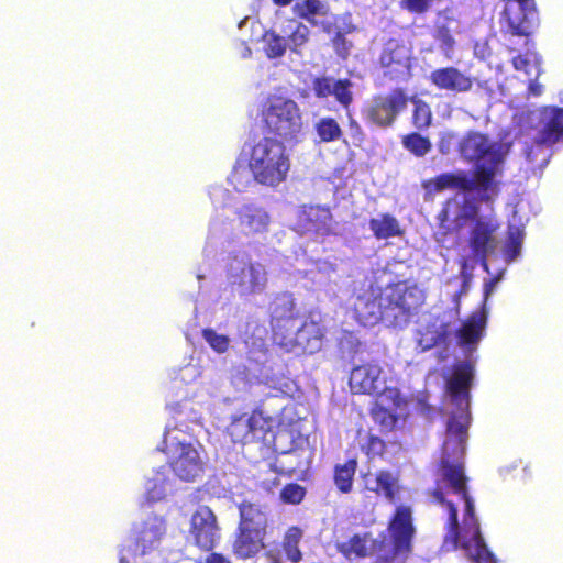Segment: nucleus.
I'll use <instances>...</instances> for the list:
<instances>
[{
    "instance_id": "1",
    "label": "nucleus",
    "mask_w": 563,
    "mask_h": 563,
    "mask_svg": "<svg viewBox=\"0 0 563 563\" xmlns=\"http://www.w3.org/2000/svg\"><path fill=\"white\" fill-rule=\"evenodd\" d=\"M462 457L454 455L451 459L450 453L443 452L437 466L434 487L427 490L430 503L442 506L449 514L445 543H451L453 549H457L460 537L481 529Z\"/></svg>"
},
{
    "instance_id": "2",
    "label": "nucleus",
    "mask_w": 563,
    "mask_h": 563,
    "mask_svg": "<svg viewBox=\"0 0 563 563\" xmlns=\"http://www.w3.org/2000/svg\"><path fill=\"white\" fill-rule=\"evenodd\" d=\"M416 527L412 508L398 505L388 519L387 528L377 538L372 532L354 533L336 542V551L347 561L373 556V563H407L413 551Z\"/></svg>"
},
{
    "instance_id": "3",
    "label": "nucleus",
    "mask_w": 563,
    "mask_h": 563,
    "mask_svg": "<svg viewBox=\"0 0 563 563\" xmlns=\"http://www.w3.org/2000/svg\"><path fill=\"white\" fill-rule=\"evenodd\" d=\"M424 301V290L409 279L390 282L384 287L371 284L354 299L352 312L355 321L364 327L382 321L401 327L409 323Z\"/></svg>"
},
{
    "instance_id": "4",
    "label": "nucleus",
    "mask_w": 563,
    "mask_h": 563,
    "mask_svg": "<svg viewBox=\"0 0 563 563\" xmlns=\"http://www.w3.org/2000/svg\"><path fill=\"white\" fill-rule=\"evenodd\" d=\"M239 521L233 533L232 553L240 560L255 558L266 549L269 534V514L267 507L242 500L238 504Z\"/></svg>"
},
{
    "instance_id": "5",
    "label": "nucleus",
    "mask_w": 563,
    "mask_h": 563,
    "mask_svg": "<svg viewBox=\"0 0 563 563\" xmlns=\"http://www.w3.org/2000/svg\"><path fill=\"white\" fill-rule=\"evenodd\" d=\"M247 166L254 181L275 188L286 181L291 159L283 141L263 136L251 146Z\"/></svg>"
},
{
    "instance_id": "6",
    "label": "nucleus",
    "mask_w": 563,
    "mask_h": 563,
    "mask_svg": "<svg viewBox=\"0 0 563 563\" xmlns=\"http://www.w3.org/2000/svg\"><path fill=\"white\" fill-rule=\"evenodd\" d=\"M262 122L266 133L284 143L299 141L303 120L298 103L284 96H269L262 107Z\"/></svg>"
},
{
    "instance_id": "7",
    "label": "nucleus",
    "mask_w": 563,
    "mask_h": 563,
    "mask_svg": "<svg viewBox=\"0 0 563 563\" xmlns=\"http://www.w3.org/2000/svg\"><path fill=\"white\" fill-rule=\"evenodd\" d=\"M492 170L483 167L474 168L473 178L465 170L443 173L423 183L428 194H438L448 189L462 192L477 191L482 202H490L496 196L492 189Z\"/></svg>"
},
{
    "instance_id": "8",
    "label": "nucleus",
    "mask_w": 563,
    "mask_h": 563,
    "mask_svg": "<svg viewBox=\"0 0 563 563\" xmlns=\"http://www.w3.org/2000/svg\"><path fill=\"white\" fill-rule=\"evenodd\" d=\"M460 154L468 162L476 163L475 168H488L492 170V189L493 195L499 194L498 181L495 177L501 172L504 163V154L500 146L492 142L489 137L477 131L467 132L459 145Z\"/></svg>"
},
{
    "instance_id": "9",
    "label": "nucleus",
    "mask_w": 563,
    "mask_h": 563,
    "mask_svg": "<svg viewBox=\"0 0 563 563\" xmlns=\"http://www.w3.org/2000/svg\"><path fill=\"white\" fill-rule=\"evenodd\" d=\"M273 429L274 418L265 415L261 407H256L251 412L233 416L227 427V433L233 443L245 445L265 442Z\"/></svg>"
},
{
    "instance_id": "10",
    "label": "nucleus",
    "mask_w": 563,
    "mask_h": 563,
    "mask_svg": "<svg viewBox=\"0 0 563 563\" xmlns=\"http://www.w3.org/2000/svg\"><path fill=\"white\" fill-rule=\"evenodd\" d=\"M500 23L511 35L528 38L539 25L534 0H505Z\"/></svg>"
},
{
    "instance_id": "11",
    "label": "nucleus",
    "mask_w": 563,
    "mask_h": 563,
    "mask_svg": "<svg viewBox=\"0 0 563 563\" xmlns=\"http://www.w3.org/2000/svg\"><path fill=\"white\" fill-rule=\"evenodd\" d=\"M409 97L405 89L395 88L387 95H377L365 110V118L378 128H390L407 108Z\"/></svg>"
},
{
    "instance_id": "12",
    "label": "nucleus",
    "mask_w": 563,
    "mask_h": 563,
    "mask_svg": "<svg viewBox=\"0 0 563 563\" xmlns=\"http://www.w3.org/2000/svg\"><path fill=\"white\" fill-rule=\"evenodd\" d=\"M499 229L498 222L493 218L476 219L468 232V246L472 257L479 262L485 271H488L487 256L497 245L496 232Z\"/></svg>"
},
{
    "instance_id": "13",
    "label": "nucleus",
    "mask_w": 563,
    "mask_h": 563,
    "mask_svg": "<svg viewBox=\"0 0 563 563\" xmlns=\"http://www.w3.org/2000/svg\"><path fill=\"white\" fill-rule=\"evenodd\" d=\"M189 536L202 551H211L220 539L217 516L208 506H199L190 518Z\"/></svg>"
},
{
    "instance_id": "14",
    "label": "nucleus",
    "mask_w": 563,
    "mask_h": 563,
    "mask_svg": "<svg viewBox=\"0 0 563 563\" xmlns=\"http://www.w3.org/2000/svg\"><path fill=\"white\" fill-rule=\"evenodd\" d=\"M410 49L397 40H389L379 56L384 76L390 80H402L410 75Z\"/></svg>"
},
{
    "instance_id": "15",
    "label": "nucleus",
    "mask_w": 563,
    "mask_h": 563,
    "mask_svg": "<svg viewBox=\"0 0 563 563\" xmlns=\"http://www.w3.org/2000/svg\"><path fill=\"white\" fill-rule=\"evenodd\" d=\"M536 148L563 142V108L544 106L538 110Z\"/></svg>"
},
{
    "instance_id": "16",
    "label": "nucleus",
    "mask_w": 563,
    "mask_h": 563,
    "mask_svg": "<svg viewBox=\"0 0 563 563\" xmlns=\"http://www.w3.org/2000/svg\"><path fill=\"white\" fill-rule=\"evenodd\" d=\"M377 363H364L353 367L349 378L351 391L356 395H378L385 389L386 380Z\"/></svg>"
},
{
    "instance_id": "17",
    "label": "nucleus",
    "mask_w": 563,
    "mask_h": 563,
    "mask_svg": "<svg viewBox=\"0 0 563 563\" xmlns=\"http://www.w3.org/2000/svg\"><path fill=\"white\" fill-rule=\"evenodd\" d=\"M474 378V366L468 361L454 364L451 376L446 379V391L460 410L470 407V389Z\"/></svg>"
},
{
    "instance_id": "18",
    "label": "nucleus",
    "mask_w": 563,
    "mask_h": 563,
    "mask_svg": "<svg viewBox=\"0 0 563 563\" xmlns=\"http://www.w3.org/2000/svg\"><path fill=\"white\" fill-rule=\"evenodd\" d=\"M333 222L331 209L327 206H302L298 216V223L303 231L321 238L334 234Z\"/></svg>"
},
{
    "instance_id": "19",
    "label": "nucleus",
    "mask_w": 563,
    "mask_h": 563,
    "mask_svg": "<svg viewBox=\"0 0 563 563\" xmlns=\"http://www.w3.org/2000/svg\"><path fill=\"white\" fill-rule=\"evenodd\" d=\"M432 86L439 90L465 93L473 88L474 79L453 66L432 70L429 76Z\"/></svg>"
},
{
    "instance_id": "20",
    "label": "nucleus",
    "mask_w": 563,
    "mask_h": 563,
    "mask_svg": "<svg viewBox=\"0 0 563 563\" xmlns=\"http://www.w3.org/2000/svg\"><path fill=\"white\" fill-rule=\"evenodd\" d=\"M352 82L350 79H336L321 76L312 80V90L319 99H325L333 96L335 100L344 108L349 109L353 102Z\"/></svg>"
},
{
    "instance_id": "21",
    "label": "nucleus",
    "mask_w": 563,
    "mask_h": 563,
    "mask_svg": "<svg viewBox=\"0 0 563 563\" xmlns=\"http://www.w3.org/2000/svg\"><path fill=\"white\" fill-rule=\"evenodd\" d=\"M178 455L170 463L175 475L186 482H192L203 471L198 450L190 443H178Z\"/></svg>"
},
{
    "instance_id": "22",
    "label": "nucleus",
    "mask_w": 563,
    "mask_h": 563,
    "mask_svg": "<svg viewBox=\"0 0 563 563\" xmlns=\"http://www.w3.org/2000/svg\"><path fill=\"white\" fill-rule=\"evenodd\" d=\"M486 325L487 312L483 306L479 311L472 312L466 320L463 321L462 325L456 331L457 343L468 350L475 349L485 334Z\"/></svg>"
},
{
    "instance_id": "23",
    "label": "nucleus",
    "mask_w": 563,
    "mask_h": 563,
    "mask_svg": "<svg viewBox=\"0 0 563 563\" xmlns=\"http://www.w3.org/2000/svg\"><path fill=\"white\" fill-rule=\"evenodd\" d=\"M239 225L244 234H257L268 230L271 222L266 210L254 203H247L236 210Z\"/></svg>"
},
{
    "instance_id": "24",
    "label": "nucleus",
    "mask_w": 563,
    "mask_h": 563,
    "mask_svg": "<svg viewBox=\"0 0 563 563\" xmlns=\"http://www.w3.org/2000/svg\"><path fill=\"white\" fill-rule=\"evenodd\" d=\"M461 415L452 416L448 420L446 426V440L443 443V452L450 453L453 451L454 455H464L465 443L467 439V416L464 415L465 410H461Z\"/></svg>"
},
{
    "instance_id": "25",
    "label": "nucleus",
    "mask_w": 563,
    "mask_h": 563,
    "mask_svg": "<svg viewBox=\"0 0 563 563\" xmlns=\"http://www.w3.org/2000/svg\"><path fill=\"white\" fill-rule=\"evenodd\" d=\"M457 548H461L474 563H498L495 555L488 550L481 529L474 534L467 533L460 537Z\"/></svg>"
},
{
    "instance_id": "26",
    "label": "nucleus",
    "mask_w": 563,
    "mask_h": 563,
    "mask_svg": "<svg viewBox=\"0 0 563 563\" xmlns=\"http://www.w3.org/2000/svg\"><path fill=\"white\" fill-rule=\"evenodd\" d=\"M264 284V273L252 263L245 264L239 273L231 275V285L236 286L242 296L256 292Z\"/></svg>"
},
{
    "instance_id": "27",
    "label": "nucleus",
    "mask_w": 563,
    "mask_h": 563,
    "mask_svg": "<svg viewBox=\"0 0 563 563\" xmlns=\"http://www.w3.org/2000/svg\"><path fill=\"white\" fill-rule=\"evenodd\" d=\"M166 533V523L162 518L153 517L148 518L142 523V527L137 533L136 543L141 548L142 553L153 549L156 543Z\"/></svg>"
},
{
    "instance_id": "28",
    "label": "nucleus",
    "mask_w": 563,
    "mask_h": 563,
    "mask_svg": "<svg viewBox=\"0 0 563 563\" xmlns=\"http://www.w3.org/2000/svg\"><path fill=\"white\" fill-rule=\"evenodd\" d=\"M368 224L377 240L401 236L404 233L398 220L390 213H383L378 218H372Z\"/></svg>"
},
{
    "instance_id": "29",
    "label": "nucleus",
    "mask_w": 563,
    "mask_h": 563,
    "mask_svg": "<svg viewBox=\"0 0 563 563\" xmlns=\"http://www.w3.org/2000/svg\"><path fill=\"white\" fill-rule=\"evenodd\" d=\"M369 489L378 496H384L389 503H396L400 486L397 476L390 471L379 470L375 474V486Z\"/></svg>"
},
{
    "instance_id": "30",
    "label": "nucleus",
    "mask_w": 563,
    "mask_h": 563,
    "mask_svg": "<svg viewBox=\"0 0 563 563\" xmlns=\"http://www.w3.org/2000/svg\"><path fill=\"white\" fill-rule=\"evenodd\" d=\"M357 30L356 25L351 20L342 19L341 25L336 26V31L331 36V45L336 56L346 59L353 48V43L347 38V35Z\"/></svg>"
},
{
    "instance_id": "31",
    "label": "nucleus",
    "mask_w": 563,
    "mask_h": 563,
    "mask_svg": "<svg viewBox=\"0 0 563 563\" xmlns=\"http://www.w3.org/2000/svg\"><path fill=\"white\" fill-rule=\"evenodd\" d=\"M357 470L356 457L349 459L343 464H336L333 470V481L342 494H349L353 489L354 476Z\"/></svg>"
},
{
    "instance_id": "32",
    "label": "nucleus",
    "mask_w": 563,
    "mask_h": 563,
    "mask_svg": "<svg viewBox=\"0 0 563 563\" xmlns=\"http://www.w3.org/2000/svg\"><path fill=\"white\" fill-rule=\"evenodd\" d=\"M295 15L316 25V16H324L329 13V7L321 0H299L292 7Z\"/></svg>"
},
{
    "instance_id": "33",
    "label": "nucleus",
    "mask_w": 563,
    "mask_h": 563,
    "mask_svg": "<svg viewBox=\"0 0 563 563\" xmlns=\"http://www.w3.org/2000/svg\"><path fill=\"white\" fill-rule=\"evenodd\" d=\"M301 538L302 531L296 526L288 528L283 538L282 549L291 563H299L302 560V552L299 548Z\"/></svg>"
},
{
    "instance_id": "34",
    "label": "nucleus",
    "mask_w": 563,
    "mask_h": 563,
    "mask_svg": "<svg viewBox=\"0 0 563 563\" xmlns=\"http://www.w3.org/2000/svg\"><path fill=\"white\" fill-rule=\"evenodd\" d=\"M511 64L516 70L525 73L528 77L538 78L541 74V57L534 51L514 56Z\"/></svg>"
},
{
    "instance_id": "35",
    "label": "nucleus",
    "mask_w": 563,
    "mask_h": 563,
    "mask_svg": "<svg viewBox=\"0 0 563 563\" xmlns=\"http://www.w3.org/2000/svg\"><path fill=\"white\" fill-rule=\"evenodd\" d=\"M272 317L278 321L295 319V300L292 295L282 292L275 296L271 302Z\"/></svg>"
},
{
    "instance_id": "36",
    "label": "nucleus",
    "mask_w": 563,
    "mask_h": 563,
    "mask_svg": "<svg viewBox=\"0 0 563 563\" xmlns=\"http://www.w3.org/2000/svg\"><path fill=\"white\" fill-rule=\"evenodd\" d=\"M446 330H439L434 323H428L418 331L417 345L421 351H428L443 342Z\"/></svg>"
},
{
    "instance_id": "37",
    "label": "nucleus",
    "mask_w": 563,
    "mask_h": 563,
    "mask_svg": "<svg viewBox=\"0 0 563 563\" xmlns=\"http://www.w3.org/2000/svg\"><path fill=\"white\" fill-rule=\"evenodd\" d=\"M316 133L319 137V141L322 143H331L339 141L343 131L338 123V121L331 117L321 118L314 124Z\"/></svg>"
},
{
    "instance_id": "38",
    "label": "nucleus",
    "mask_w": 563,
    "mask_h": 563,
    "mask_svg": "<svg viewBox=\"0 0 563 563\" xmlns=\"http://www.w3.org/2000/svg\"><path fill=\"white\" fill-rule=\"evenodd\" d=\"M369 413L373 421L379 426L383 433H388L395 430L398 422V416L390 409L375 402L371 408Z\"/></svg>"
},
{
    "instance_id": "39",
    "label": "nucleus",
    "mask_w": 563,
    "mask_h": 563,
    "mask_svg": "<svg viewBox=\"0 0 563 563\" xmlns=\"http://www.w3.org/2000/svg\"><path fill=\"white\" fill-rule=\"evenodd\" d=\"M409 101L413 104L412 124L417 130H426L431 125L432 111L430 106L416 96L409 97Z\"/></svg>"
},
{
    "instance_id": "40",
    "label": "nucleus",
    "mask_w": 563,
    "mask_h": 563,
    "mask_svg": "<svg viewBox=\"0 0 563 563\" xmlns=\"http://www.w3.org/2000/svg\"><path fill=\"white\" fill-rule=\"evenodd\" d=\"M402 146L417 157L426 156L432 148L431 141L418 132H411L401 137Z\"/></svg>"
},
{
    "instance_id": "41",
    "label": "nucleus",
    "mask_w": 563,
    "mask_h": 563,
    "mask_svg": "<svg viewBox=\"0 0 563 563\" xmlns=\"http://www.w3.org/2000/svg\"><path fill=\"white\" fill-rule=\"evenodd\" d=\"M523 242V231L515 225H510L507 231V240L504 246V256L507 262L515 261L520 252Z\"/></svg>"
},
{
    "instance_id": "42",
    "label": "nucleus",
    "mask_w": 563,
    "mask_h": 563,
    "mask_svg": "<svg viewBox=\"0 0 563 563\" xmlns=\"http://www.w3.org/2000/svg\"><path fill=\"white\" fill-rule=\"evenodd\" d=\"M263 42L265 55L271 59L282 57L286 52V40L273 30L265 31Z\"/></svg>"
},
{
    "instance_id": "43",
    "label": "nucleus",
    "mask_w": 563,
    "mask_h": 563,
    "mask_svg": "<svg viewBox=\"0 0 563 563\" xmlns=\"http://www.w3.org/2000/svg\"><path fill=\"white\" fill-rule=\"evenodd\" d=\"M433 38L439 43V47L446 57H451L455 47V38L448 25H438L433 33Z\"/></svg>"
},
{
    "instance_id": "44",
    "label": "nucleus",
    "mask_w": 563,
    "mask_h": 563,
    "mask_svg": "<svg viewBox=\"0 0 563 563\" xmlns=\"http://www.w3.org/2000/svg\"><path fill=\"white\" fill-rule=\"evenodd\" d=\"M295 27L291 33L288 35L287 41L289 43V47L292 52L298 53V48L306 45L309 42L310 30L307 25L301 22H296Z\"/></svg>"
},
{
    "instance_id": "45",
    "label": "nucleus",
    "mask_w": 563,
    "mask_h": 563,
    "mask_svg": "<svg viewBox=\"0 0 563 563\" xmlns=\"http://www.w3.org/2000/svg\"><path fill=\"white\" fill-rule=\"evenodd\" d=\"M306 496V488L297 483L286 484L280 490V498L285 504L298 505Z\"/></svg>"
},
{
    "instance_id": "46",
    "label": "nucleus",
    "mask_w": 563,
    "mask_h": 563,
    "mask_svg": "<svg viewBox=\"0 0 563 563\" xmlns=\"http://www.w3.org/2000/svg\"><path fill=\"white\" fill-rule=\"evenodd\" d=\"M202 336L210 347L217 353H224L228 351L230 340L227 335L219 334L213 329L207 328L202 330Z\"/></svg>"
},
{
    "instance_id": "47",
    "label": "nucleus",
    "mask_w": 563,
    "mask_h": 563,
    "mask_svg": "<svg viewBox=\"0 0 563 563\" xmlns=\"http://www.w3.org/2000/svg\"><path fill=\"white\" fill-rule=\"evenodd\" d=\"M362 450L369 459L382 456L386 451V443L378 435L369 434Z\"/></svg>"
},
{
    "instance_id": "48",
    "label": "nucleus",
    "mask_w": 563,
    "mask_h": 563,
    "mask_svg": "<svg viewBox=\"0 0 563 563\" xmlns=\"http://www.w3.org/2000/svg\"><path fill=\"white\" fill-rule=\"evenodd\" d=\"M434 0H400L399 7L412 14H423L429 11Z\"/></svg>"
},
{
    "instance_id": "49",
    "label": "nucleus",
    "mask_w": 563,
    "mask_h": 563,
    "mask_svg": "<svg viewBox=\"0 0 563 563\" xmlns=\"http://www.w3.org/2000/svg\"><path fill=\"white\" fill-rule=\"evenodd\" d=\"M230 183L236 190H244L250 183L245 169L243 167L235 166L230 175Z\"/></svg>"
},
{
    "instance_id": "50",
    "label": "nucleus",
    "mask_w": 563,
    "mask_h": 563,
    "mask_svg": "<svg viewBox=\"0 0 563 563\" xmlns=\"http://www.w3.org/2000/svg\"><path fill=\"white\" fill-rule=\"evenodd\" d=\"M349 129H350L351 139H352L354 145H356V146L361 145L365 140V134H364L361 125L357 123L356 120L351 118L349 121Z\"/></svg>"
},
{
    "instance_id": "51",
    "label": "nucleus",
    "mask_w": 563,
    "mask_h": 563,
    "mask_svg": "<svg viewBox=\"0 0 563 563\" xmlns=\"http://www.w3.org/2000/svg\"><path fill=\"white\" fill-rule=\"evenodd\" d=\"M479 208L475 202H468L464 205V217L465 219L473 220L478 219Z\"/></svg>"
},
{
    "instance_id": "52",
    "label": "nucleus",
    "mask_w": 563,
    "mask_h": 563,
    "mask_svg": "<svg viewBox=\"0 0 563 563\" xmlns=\"http://www.w3.org/2000/svg\"><path fill=\"white\" fill-rule=\"evenodd\" d=\"M263 559L265 560V563H283L280 552L277 549L264 551Z\"/></svg>"
},
{
    "instance_id": "53",
    "label": "nucleus",
    "mask_w": 563,
    "mask_h": 563,
    "mask_svg": "<svg viewBox=\"0 0 563 563\" xmlns=\"http://www.w3.org/2000/svg\"><path fill=\"white\" fill-rule=\"evenodd\" d=\"M343 18L335 16L334 22H325L322 23V31L327 33L328 35H333L336 31V26H340Z\"/></svg>"
},
{
    "instance_id": "54",
    "label": "nucleus",
    "mask_w": 563,
    "mask_h": 563,
    "mask_svg": "<svg viewBox=\"0 0 563 563\" xmlns=\"http://www.w3.org/2000/svg\"><path fill=\"white\" fill-rule=\"evenodd\" d=\"M205 563H232V562L222 553L211 552L206 558Z\"/></svg>"
},
{
    "instance_id": "55",
    "label": "nucleus",
    "mask_w": 563,
    "mask_h": 563,
    "mask_svg": "<svg viewBox=\"0 0 563 563\" xmlns=\"http://www.w3.org/2000/svg\"><path fill=\"white\" fill-rule=\"evenodd\" d=\"M536 79L537 78L534 77V79H531L529 81L528 91H529V95L540 96L542 93V86L540 84H538Z\"/></svg>"
},
{
    "instance_id": "56",
    "label": "nucleus",
    "mask_w": 563,
    "mask_h": 563,
    "mask_svg": "<svg viewBox=\"0 0 563 563\" xmlns=\"http://www.w3.org/2000/svg\"><path fill=\"white\" fill-rule=\"evenodd\" d=\"M496 283H497V278L496 277H493V278L488 279L485 283V286H484V300H487L489 295L494 291Z\"/></svg>"
},
{
    "instance_id": "57",
    "label": "nucleus",
    "mask_w": 563,
    "mask_h": 563,
    "mask_svg": "<svg viewBox=\"0 0 563 563\" xmlns=\"http://www.w3.org/2000/svg\"><path fill=\"white\" fill-rule=\"evenodd\" d=\"M292 1L294 0H273V2L279 7H286V5L290 4Z\"/></svg>"
},
{
    "instance_id": "58",
    "label": "nucleus",
    "mask_w": 563,
    "mask_h": 563,
    "mask_svg": "<svg viewBox=\"0 0 563 563\" xmlns=\"http://www.w3.org/2000/svg\"><path fill=\"white\" fill-rule=\"evenodd\" d=\"M534 151V146H531L530 148L527 150V158L530 161V162H534V158L532 157V153Z\"/></svg>"
},
{
    "instance_id": "59",
    "label": "nucleus",
    "mask_w": 563,
    "mask_h": 563,
    "mask_svg": "<svg viewBox=\"0 0 563 563\" xmlns=\"http://www.w3.org/2000/svg\"><path fill=\"white\" fill-rule=\"evenodd\" d=\"M463 292H464V289L460 290L459 292H456V294L454 295V301H455V303H456L457 306H459V303H460V298H461V295H462Z\"/></svg>"
}]
</instances>
